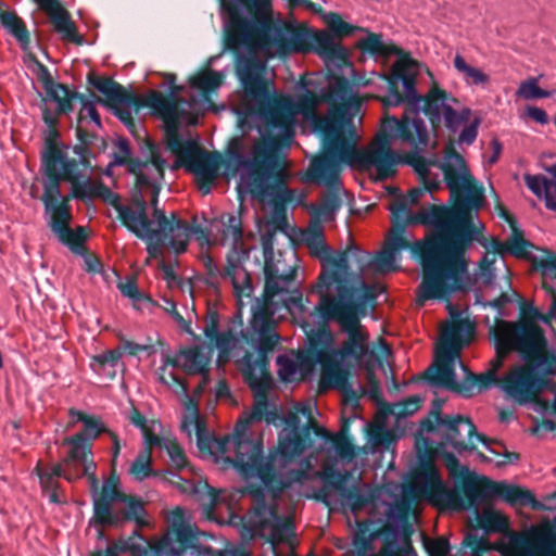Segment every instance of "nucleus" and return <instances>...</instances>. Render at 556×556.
<instances>
[{
	"label": "nucleus",
	"instance_id": "obj_1",
	"mask_svg": "<svg viewBox=\"0 0 556 556\" xmlns=\"http://www.w3.org/2000/svg\"><path fill=\"white\" fill-rule=\"evenodd\" d=\"M439 167L451 195L455 198L453 207L428 205L413 213L404 201L389 205V211L396 218L434 228L430 238L416 241L412 247L422 267V280L418 287L420 304L468 290L470 277L466 252L473 241L485 245L471 215L472 210L478 211L484 205L483 188L476 185L464 157L452 143L446 147Z\"/></svg>",
	"mask_w": 556,
	"mask_h": 556
},
{
	"label": "nucleus",
	"instance_id": "obj_2",
	"mask_svg": "<svg viewBox=\"0 0 556 556\" xmlns=\"http://www.w3.org/2000/svg\"><path fill=\"white\" fill-rule=\"evenodd\" d=\"M240 118L242 127H255L261 139L255 141L250 154L241 152L239 138L230 141L227 155L235 169L240 170V186L253 199L267 201L276 213L285 212L287 204L301 205L306 193L288 187L289 173L279 164L278 150L283 142L293 139V122L290 103L247 96Z\"/></svg>",
	"mask_w": 556,
	"mask_h": 556
},
{
	"label": "nucleus",
	"instance_id": "obj_3",
	"mask_svg": "<svg viewBox=\"0 0 556 556\" xmlns=\"http://www.w3.org/2000/svg\"><path fill=\"white\" fill-rule=\"evenodd\" d=\"M245 365L244 380L253 392L254 402L249 413L240 417L235 426L232 434L229 435V452L233 450L235 456L226 457L233 467L247 479L256 478L261 484L250 483L245 488L253 502L260 505L261 510L266 509V493L275 500L281 497L286 489L290 488L293 481H301L306 478L305 470H291L290 477H280L275 470L276 455H263L262 438L254 439L250 430L252 422L265 421L270 425L279 418L277 409L268 402V392L273 387V378L269 367H262L251 364V356L243 357Z\"/></svg>",
	"mask_w": 556,
	"mask_h": 556
},
{
	"label": "nucleus",
	"instance_id": "obj_4",
	"mask_svg": "<svg viewBox=\"0 0 556 556\" xmlns=\"http://www.w3.org/2000/svg\"><path fill=\"white\" fill-rule=\"evenodd\" d=\"M227 14L225 47L236 53V71L247 96L270 99L258 52L288 54L289 28L270 22L271 0H220Z\"/></svg>",
	"mask_w": 556,
	"mask_h": 556
},
{
	"label": "nucleus",
	"instance_id": "obj_5",
	"mask_svg": "<svg viewBox=\"0 0 556 556\" xmlns=\"http://www.w3.org/2000/svg\"><path fill=\"white\" fill-rule=\"evenodd\" d=\"M416 76L409 73L403 65L395 64L388 79V94L380 98L384 109L406 104L400 118L386 116L382 121V129L379 135L388 136V142L399 140L414 148L422 149L429 146V130L425 121L420 117V105L429 116L433 126L443 118L445 127L455 134L459 127L467 123L471 115L469 108L456 111L453 105L458 100L438 86H432L426 96H420L416 90Z\"/></svg>",
	"mask_w": 556,
	"mask_h": 556
},
{
	"label": "nucleus",
	"instance_id": "obj_6",
	"mask_svg": "<svg viewBox=\"0 0 556 556\" xmlns=\"http://www.w3.org/2000/svg\"><path fill=\"white\" fill-rule=\"evenodd\" d=\"M295 268L288 270L281 269L280 264L271 258L265 260L264 276L265 286L262 301L257 302L253 309L250 328L248 330V342L256 352V356H251V364L269 367V354L279 343L280 336L276 331L275 314L282 307L291 314L313 315L316 311H311L303 303V294L296 286ZM249 355V353L247 354Z\"/></svg>",
	"mask_w": 556,
	"mask_h": 556
},
{
	"label": "nucleus",
	"instance_id": "obj_7",
	"mask_svg": "<svg viewBox=\"0 0 556 556\" xmlns=\"http://www.w3.org/2000/svg\"><path fill=\"white\" fill-rule=\"evenodd\" d=\"M324 102L329 108L342 109V123L336 130L340 138L341 149L345 155V164L362 170L376 169L375 179L386 181L395 172L394 166L397 156L393 152L388 136L377 135L375 140L366 148L356 147V130L353 125L354 113L352 109L357 106V101L352 93V85L344 76H334L330 79L327 90L323 93Z\"/></svg>",
	"mask_w": 556,
	"mask_h": 556
},
{
	"label": "nucleus",
	"instance_id": "obj_8",
	"mask_svg": "<svg viewBox=\"0 0 556 556\" xmlns=\"http://www.w3.org/2000/svg\"><path fill=\"white\" fill-rule=\"evenodd\" d=\"M58 137V130L52 129L46 140L45 150L41 154V168L45 177L48 178V195H61V182H71L72 193L70 197L78 200L101 199L115 208L122 224L131 233H137L131 210L125 206L121 202L119 195L114 193L101 180H92L90 178L81 180L84 173L79 168V164L76 163L75 159H70L64 149L56 143L55 139Z\"/></svg>",
	"mask_w": 556,
	"mask_h": 556
},
{
	"label": "nucleus",
	"instance_id": "obj_9",
	"mask_svg": "<svg viewBox=\"0 0 556 556\" xmlns=\"http://www.w3.org/2000/svg\"><path fill=\"white\" fill-rule=\"evenodd\" d=\"M307 81L302 80L301 85L304 92L296 97L294 102L286 98H271L270 100H286L290 103V113L294 123L293 114L298 113L305 119L311 121L315 131L320 132L323 138V152L315 156L309 164V179L332 185L345 164V155L343 154L338 137V127L342 121V109L329 108L326 115L316 112L317 106L324 102L323 94H318L315 90L308 89Z\"/></svg>",
	"mask_w": 556,
	"mask_h": 556
},
{
	"label": "nucleus",
	"instance_id": "obj_10",
	"mask_svg": "<svg viewBox=\"0 0 556 556\" xmlns=\"http://www.w3.org/2000/svg\"><path fill=\"white\" fill-rule=\"evenodd\" d=\"M496 482L485 476L468 473L463 479L464 500L457 488H450L442 480L438 468L431 462L426 463L415 476L412 488L421 494L439 510L463 511L470 507L478 508L494 500Z\"/></svg>",
	"mask_w": 556,
	"mask_h": 556
},
{
	"label": "nucleus",
	"instance_id": "obj_11",
	"mask_svg": "<svg viewBox=\"0 0 556 556\" xmlns=\"http://www.w3.org/2000/svg\"><path fill=\"white\" fill-rule=\"evenodd\" d=\"M299 412L308 418V424L302 428V431L283 430L278 448L269 452L276 455L275 470L280 477H286L282 470L289 462L313 446L312 432L323 441L321 450L326 453L333 452L337 458L346 462L354 459L355 448L348 438L346 425L341 426L339 431L333 433L315 421L309 405H302Z\"/></svg>",
	"mask_w": 556,
	"mask_h": 556
},
{
	"label": "nucleus",
	"instance_id": "obj_12",
	"mask_svg": "<svg viewBox=\"0 0 556 556\" xmlns=\"http://www.w3.org/2000/svg\"><path fill=\"white\" fill-rule=\"evenodd\" d=\"M556 375V355L548 349L523 364L515 365L502 378L500 389L520 405L532 404L535 410L541 394Z\"/></svg>",
	"mask_w": 556,
	"mask_h": 556
},
{
	"label": "nucleus",
	"instance_id": "obj_13",
	"mask_svg": "<svg viewBox=\"0 0 556 556\" xmlns=\"http://www.w3.org/2000/svg\"><path fill=\"white\" fill-rule=\"evenodd\" d=\"M306 247L311 254L321 262V270L309 290V293H315L319 298L316 305L354 301L355 287L351 285L349 278V257L355 261L354 249L358 248L351 243L345 250L333 251L327 242L326 251L314 245Z\"/></svg>",
	"mask_w": 556,
	"mask_h": 556
},
{
	"label": "nucleus",
	"instance_id": "obj_14",
	"mask_svg": "<svg viewBox=\"0 0 556 556\" xmlns=\"http://www.w3.org/2000/svg\"><path fill=\"white\" fill-rule=\"evenodd\" d=\"M442 402L435 400L433 408L429 415L420 420L419 431L421 433L437 432L442 441L439 448H444L446 445L452 446L457 453L471 451L476 447L473 438L480 441L491 453L500 455L501 452L490 446L491 443H496L504 446L503 443L493 441L484 434L478 433L476 426L469 417L463 415H442Z\"/></svg>",
	"mask_w": 556,
	"mask_h": 556
},
{
	"label": "nucleus",
	"instance_id": "obj_15",
	"mask_svg": "<svg viewBox=\"0 0 556 556\" xmlns=\"http://www.w3.org/2000/svg\"><path fill=\"white\" fill-rule=\"evenodd\" d=\"M146 188H150L151 192L149 202L153 210L152 219L149 218L147 213L148 201L142 194L143 189H137L132 194L131 203L125 204L131 210L135 217L134 223L137 233L134 235L140 239L157 237L164 240L168 232L174 233L175 240L172 241V244L174 243L180 250H184L180 242V239H186V228L182 225V219L176 213H172L167 217L164 210L157 207L161 185L146 186Z\"/></svg>",
	"mask_w": 556,
	"mask_h": 556
},
{
	"label": "nucleus",
	"instance_id": "obj_16",
	"mask_svg": "<svg viewBox=\"0 0 556 556\" xmlns=\"http://www.w3.org/2000/svg\"><path fill=\"white\" fill-rule=\"evenodd\" d=\"M324 321H336L340 331L348 336L339 350L337 357H354L361 359L368 354L369 333L361 324V303L356 301L338 302L336 304L314 305Z\"/></svg>",
	"mask_w": 556,
	"mask_h": 556
},
{
	"label": "nucleus",
	"instance_id": "obj_17",
	"mask_svg": "<svg viewBox=\"0 0 556 556\" xmlns=\"http://www.w3.org/2000/svg\"><path fill=\"white\" fill-rule=\"evenodd\" d=\"M319 477L321 486L314 493L313 497L327 506L337 503L336 493L340 496V503L350 507L356 514L374 502L370 491L364 490L359 484L348 485L350 472L337 468L334 460L325 462L321 465Z\"/></svg>",
	"mask_w": 556,
	"mask_h": 556
},
{
	"label": "nucleus",
	"instance_id": "obj_18",
	"mask_svg": "<svg viewBox=\"0 0 556 556\" xmlns=\"http://www.w3.org/2000/svg\"><path fill=\"white\" fill-rule=\"evenodd\" d=\"M543 288L551 294L552 303L546 314L533 306L531 302L521 303V318L518 321L498 320L496 327L508 332L515 340H532L538 346L536 354L543 349H548L544 330L536 324L542 321L546 325L556 316V279L543 277Z\"/></svg>",
	"mask_w": 556,
	"mask_h": 556
},
{
	"label": "nucleus",
	"instance_id": "obj_19",
	"mask_svg": "<svg viewBox=\"0 0 556 556\" xmlns=\"http://www.w3.org/2000/svg\"><path fill=\"white\" fill-rule=\"evenodd\" d=\"M321 366L320 389H337L341 391L346 397L353 396L357 399L356 392L349 381L350 370L343 367L334 351H320L312 353L302 351L298 355L299 370L303 376L309 375L315 369V366Z\"/></svg>",
	"mask_w": 556,
	"mask_h": 556
},
{
	"label": "nucleus",
	"instance_id": "obj_20",
	"mask_svg": "<svg viewBox=\"0 0 556 556\" xmlns=\"http://www.w3.org/2000/svg\"><path fill=\"white\" fill-rule=\"evenodd\" d=\"M280 497L273 498L266 493V509L261 510L260 505L254 502V513L244 523V531L251 539L265 538L268 532V542L275 549L280 543L288 541L294 535V522L291 517L280 518L278 515V501Z\"/></svg>",
	"mask_w": 556,
	"mask_h": 556
},
{
	"label": "nucleus",
	"instance_id": "obj_21",
	"mask_svg": "<svg viewBox=\"0 0 556 556\" xmlns=\"http://www.w3.org/2000/svg\"><path fill=\"white\" fill-rule=\"evenodd\" d=\"M340 173L341 170L338 173L337 179L332 185H327L311 180L309 168L306 172V181L318 186H325L329 189L323 194L320 203H311L306 206L311 214V220L307 229L303 232V239L306 245H314L315 248L323 249L324 251L327 250L323 223L334 220L337 212L342 206V200L339 195L341 188Z\"/></svg>",
	"mask_w": 556,
	"mask_h": 556
},
{
	"label": "nucleus",
	"instance_id": "obj_22",
	"mask_svg": "<svg viewBox=\"0 0 556 556\" xmlns=\"http://www.w3.org/2000/svg\"><path fill=\"white\" fill-rule=\"evenodd\" d=\"M500 552L503 556H556V532L548 526L511 532Z\"/></svg>",
	"mask_w": 556,
	"mask_h": 556
},
{
	"label": "nucleus",
	"instance_id": "obj_23",
	"mask_svg": "<svg viewBox=\"0 0 556 556\" xmlns=\"http://www.w3.org/2000/svg\"><path fill=\"white\" fill-rule=\"evenodd\" d=\"M152 549L153 556H203L212 552L199 546L198 532L184 520H174Z\"/></svg>",
	"mask_w": 556,
	"mask_h": 556
},
{
	"label": "nucleus",
	"instance_id": "obj_24",
	"mask_svg": "<svg viewBox=\"0 0 556 556\" xmlns=\"http://www.w3.org/2000/svg\"><path fill=\"white\" fill-rule=\"evenodd\" d=\"M141 99L140 102L135 101L136 103L130 104H110L109 106L113 110L114 114L118 117V119L130 130L134 131L136 128V123L132 117L131 109L135 108L136 111L142 108H150L152 113L155 116H159L164 122V126L170 121L175 118L176 113L178 112L177 103L170 101L156 90H150L146 96H139Z\"/></svg>",
	"mask_w": 556,
	"mask_h": 556
},
{
	"label": "nucleus",
	"instance_id": "obj_25",
	"mask_svg": "<svg viewBox=\"0 0 556 556\" xmlns=\"http://www.w3.org/2000/svg\"><path fill=\"white\" fill-rule=\"evenodd\" d=\"M202 262L207 275L208 285L214 286L218 282L219 278H226L230 280L238 296H251L253 292L252 279L248 270L242 266L239 255L228 254L227 265L223 270L219 269L210 254H204Z\"/></svg>",
	"mask_w": 556,
	"mask_h": 556
},
{
	"label": "nucleus",
	"instance_id": "obj_26",
	"mask_svg": "<svg viewBox=\"0 0 556 556\" xmlns=\"http://www.w3.org/2000/svg\"><path fill=\"white\" fill-rule=\"evenodd\" d=\"M186 156L188 172L195 176L200 190L208 193L218 177L222 155L217 152H207L195 140H186Z\"/></svg>",
	"mask_w": 556,
	"mask_h": 556
},
{
	"label": "nucleus",
	"instance_id": "obj_27",
	"mask_svg": "<svg viewBox=\"0 0 556 556\" xmlns=\"http://www.w3.org/2000/svg\"><path fill=\"white\" fill-rule=\"evenodd\" d=\"M192 428L195 430L197 445L201 453L219 457L225 456L229 452V435L215 438L210 433L206 422L199 415L198 404H192V412L189 416H185L180 429L191 439Z\"/></svg>",
	"mask_w": 556,
	"mask_h": 556
},
{
	"label": "nucleus",
	"instance_id": "obj_28",
	"mask_svg": "<svg viewBox=\"0 0 556 556\" xmlns=\"http://www.w3.org/2000/svg\"><path fill=\"white\" fill-rule=\"evenodd\" d=\"M141 152L144 160L134 161L129 172L136 176V189L161 185L167 163L162 157L159 147L148 139L144 147L141 148Z\"/></svg>",
	"mask_w": 556,
	"mask_h": 556
},
{
	"label": "nucleus",
	"instance_id": "obj_29",
	"mask_svg": "<svg viewBox=\"0 0 556 556\" xmlns=\"http://www.w3.org/2000/svg\"><path fill=\"white\" fill-rule=\"evenodd\" d=\"M37 78L42 85L47 99L58 104L56 111L53 113L48 108L42 110V119L49 127H54L58 117L61 114L68 113L73 110L72 99L75 97L67 86L54 81L47 66L40 64Z\"/></svg>",
	"mask_w": 556,
	"mask_h": 556
},
{
	"label": "nucleus",
	"instance_id": "obj_30",
	"mask_svg": "<svg viewBox=\"0 0 556 556\" xmlns=\"http://www.w3.org/2000/svg\"><path fill=\"white\" fill-rule=\"evenodd\" d=\"M495 356L489 362V371H493L497 376V371L503 366L505 358L511 353L517 352L523 362L530 361L538 356V346L532 340H515L508 332L503 331L498 327L492 329Z\"/></svg>",
	"mask_w": 556,
	"mask_h": 556
},
{
	"label": "nucleus",
	"instance_id": "obj_31",
	"mask_svg": "<svg viewBox=\"0 0 556 556\" xmlns=\"http://www.w3.org/2000/svg\"><path fill=\"white\" fill-rule=\"evenodd\" d=\"M34 472L39 478L42 494L48 496L50 503L61 505L67 502L59 479L64 478L68 482L74 481V476L70 469H65L63 464L60 463L43 466L39 460L34 468Z\"/></svg>",
	"mask_w": 556,
	"mask_h": 556
},
{
	"label": "nucleus",
	"instance_id": "obj_32",
	"mask_svg": "<svg viewBox=\"0 0 556 556\" xmlns=\"http://www.w3.org/2000/svg\"><path fill=\"white\" fill-rule=\"evenodd\" d=\"M49 16L53 28L66 41L76 45L84 43V37L77 33V28L71 18L70 12L62 7L59 0H33Z\"/></svg>",
	"mask_w": 556,
	"mask_h": 556
},
{
	"label": "nucleus",
	"instance_id": "obj_33",
	"mask_svg": "<svg viewBox=\"0 0 556 556\" xmlns=\"http://www.w3.org/2000/svg\"><path fill=\"white\" fill-rule=\"evenodd\" d=\"M457 355L448 351L435 350V364L426 371L430 383L460 394L462 382H457L454 362Z\"/></svg>",
	"mask_w": 556,
	"mask_h": 556
},
{
	"label": "nucleus",
	"instance_id": "obj_34",
	"mask_svg": "<svg viewBox=\"0 0 556 556\" xmlns=\"http://www.w3.org/2000/svg\"><path fill=\"white\" fill-rule=\"evenodd\" d=\"M210 361V356L203 353V348L194 345L181 349L174 357L163 355V366L160 367V370L172 366L184 369L187 375H198L208 369Z\"/></svg>",
	"mask_w": 556,
	"mask_h": 556
},
{
	"label": "nucleus",
	"instance_id": "obj_35",
	"mask_svg": "<svg viewBox=\"0 0 556 556\" xmlns=\"http://www.w3.org/2000/svg\"><path fill=\"white\" fill-rule=\"evenodd\" d=\"M119 503L125 504V508L113 511L110 509V522H94L96 526L104 527H119L124 522L134 521L137 526V529H141L148 526L147 509L144 507V502L136 496L126 494L124 500H119Z\"/></svg>",
	"mask_w": 556,
	"mask_h": 556
},
{
	"label": "nucleus",
	"instance_id": "obj_36",
	"mask_svg": "<svg viewBox=\"0 0 556 556\" xmlns=\"http://www.w3.org/2000/svg\"><path fill=\"white\" fill-rule=\"evenodd\" d=\"M48 178L43 180V194L41 201L45 205L46 213H50L49 227L52 232L58 236L60 232L65 231L70 227L72 219L71 206L68 204L71 197L55 195L50 197L47 192Z\"/></svg>",
	"mask_w": 556,
	"mask_h": 556
},
{
	"label": "nucleus",
	"instance_id": "obj_37",
	"mask_svg": "<svg viewBox=\"0 0 556 556\" xmlns=\"http://www.w3.org/2000/svg\"><path fill=\"white\" fill-rule=\"evenodd\" d=\"M88 84L91 85L97 91L105 97V101L98 99V102L110 104H130L140 102L141 99L138 94L128 92L125 87L116 83L110 77L98 76L94 73H89L87 76Z\"/></svg>",
	"mask_w": 556,
	"mask_h": 556
},
{
	"label": "nucleus",
	"instance_id": "obj_38",
	"mask_svg": "<svg viewBox=\"0 0 556 556\" xmlns=\"http://www.w3.org/2000/svg\"><path fill=\"white\" fill-rule=\"evenodd\" d=\"M475 334V325L468 319L452 321L443 332L438 350L459 356L462 349L469 344Z\"/></svg>",
	"mask_w": 556,
	"mask_h": 556
},
{
	"label": "nucleus",
	"instance_id": "obj_39",
	"mask_svg": "<svg viewBox=\"0 0 556 556\" xmlns=\"http://www.w3.org/2000/svg\"><path fill=\"white\" fill-rule=\"evenodd\" d=\"M125 495L119 488V478L112 475L103 482L101 493L93 496V522H110V509Z\"/></svg>",
	"mask_w": 556,
	"mask_h": 556
},
{
	"label": "nucleus",
	"instance_id": "obj_40",
	"mask_svg": "<svg viewBox=\"0 0 556 556\" xmlns=\"http://www.w3.org/2000/svg\"><path fill=\"white\" fill-rule=\"evenodd\" d=\"M312 51L316 52L326 62H334L338 65L348 62L346 50L336 42L333 35L326 30L313 31Z\"/></svg>",
	"mask_w": 556,
	"mask_h": 556
},
{
	"label": "nucleus",
	"instance_id": "obj_41",
	"mask_svg": "<svg viewBox=\"0 0 556 556\" xmlns=\"http://www.w3.org/2000/svg\"><path fill=\"white\" fill-rule=\"evenodd\" d=\"M547 172L552 178L528 174L525 175V182L538 198H544L546 208L556 212V165H552Z\"/></svg>",
	"mask_w": 556,
	"mask_h": 556
},
{
	"label": "nucleus",
	"instance_id": "obj_42",
	"mask_svg": "<svg viewBox=\"0 0 556 556\" xmlns=\"http://www.w3.org/2000/svg\"><path fill=\"white\" fill-rule=\"evenodd\" d=\"M180 112L178 111L174 119H170L164 126V141L166 149L176 155L172 169L176 170L184 167L188 172V160L186 156V141L182 140L179 132Z\"/></svg>",
	"mask_w": 556,
	"mask_h": 556
},
{
	"label": "nucleus",
	"instance_id": "obj_43",
	"mask_svg": "<svg viewBox=\"0 0 556 556\" xmlns=\"http://www.w3.org/2000/svg\"><path fill=\"white\" fill-rule=\"evenodd\" d=\"M354 254L359 273H364L367 268H372L375 271L380 274H387L396 269V266L394 265L396 254L386 247L374 258L361 249H354Z\"/></svg>",
	"mask_w": 556,
	"mask_h": 556
},
{
	"label": "nucleus",
	"instance_id": "obj_44",
	"mask_svg": "<svg viewBox=\"0 0 556 556\" xmlns=\"http://www.w3.org/2000/svg\"><path fill=\"white\" fill-rule=\"evenodd\" d=\"M495 489L496 493L494 494V500L502 498L511 506L529 505L534 509L541 507V503L535 498L534 494L527 489L508 484L505 481L496 482Z\"/></svg>",
	"mask_w": 556,
	"mask_h": 556
},
{
	"label": "nucleus",
	"instance_id": "obj_45",
	"mask_svg": "<svg viewBox=\"0 0 556 556\" xmlns=\"http://www.w3.org/2000/svg\"><path fill=\"white\" fill-rule=\"evenodd\" d=\"M529 248H533V244L523 238V233L518 228H514L513 235L508 239V254L517 258L530 261L533 268L540 273L541 268L538 265L539 262L548 258H556V256H554V254L548 250H545V252L547 253L546 257L534 256L529 251Z\"/></svg>",
	"mask_w": 556,
	"mask_h": 556
},
{
	"label": "nucleus",
	"instance_id": "obj_46",
	"mask_svg": "<svg viewBox=\"0 0 556 556\" xmlns=\"http://www.w3.org/2000/svg\"><path fill=\"white\" fill-rule=\"evenodd\" d=\"M62 445L70 447L67 455L60 462L65 469L75 468L80 462L86 460L87 457L92 456V444L84 441L81 435L65 437Z\"/></svg>",
	"mask_w": 556,
	"mask_h": 556
},
{
	"label": "nucleus",
	"instance_id": "obj_47",
	"mask_svg": "<svg viewBox=\"0 0 556 556\" xmlns=\"http://www.w3.org/2000/svg\"><path fill=\"white\" fill-rule=\"evenodd\" d=\"M464 371L465 378L462 381L460 395L464 397H470L473 395L475 388H478L479 391L488 390L492 386H497L500 388L501 378L498 376H494L493 371H484L481 374L471 372L463 363H460Z\"/></svg>",
	"mask_w": 556,
	"mask_h": 556
},
{
	"label": "nucleus",
	"instance_id": "obj_48",
	"mask_svg": "<svg viewBox=\"0 0 556 556\" xmlns=\"http://www.w3.org/2000/svg\"><path fill=\"white\" fill-rule=\"evenodd\" d=\"M220 243L224 245L228 242L232 244V250L229 254L239 255L237 247L242 242L243 228L240 216L235 214H225L220 216Z\"/></svg>",
	"mask_w": 556,
	"mask_h": 556
},
{
	"label": "nucleus",
	"instance_id": "obj_49",
	"mask_svg": "<svg viewBox=\"0 0 556 556\" xmlns=\"http://www.w3.org/2000/svg\"><path fill=\"white\" fill-rule=\"evenodd\" d=\"M197 218L193 217L192 224L189 225L186 220L182 219V225L186 228V239H180L181 244L184 245V250H180L179 247L172 244V241L175 240L174 233H167L164 240L168 241V248H170L176 254H181L187 251L190 236L193 235L195 237V240L199 241L201 244H208L210 243V231L208 229L202 227L201 225L195 224Z\"/></svg>",
	"mask_w": 556,
	"mask_h": 556
},
{
	"label": "nucleus",
	"instance_id": "obj_50",
	"mask_svg": "<svg viewBox=\"0 0 556 556\" xmlns=\"http://www.w3.org/2000/svg\"><path fill=\"white\" fill-rule=\"evenodd\" d=\"M1 25L20 42L23 49L30 43L29 33L24 21L15 12H5L0 15Z\"/></svg>",
	"mask_w": 556,
	"mask_h": 556
},
{
	"label": "nucleus",
	"instance_id": "obj_51",
	"mask_svg": "<svg viewBox=\"0 0 556 556\" xmlns=\"http://www.w3.org/2000/svg\"><path fill=\"white\" fill-rule=\"evenodd\" d=\"M546 391H549L553 394V401L551 402L542 397L541 401L536 402L534 412L544 417L542 420V427L545 430L554 431L556 430V382L553 379Z\"/></svg>",
	"mask_w": 556,
	"mask_h": 556
},
{
	"label": "nucleus",
	"instance_id": "obj_52",
	"mask_svg": "<svg viewBox=\"0 0 556 556\" xmlns=\"http://www.w3.org/2000/svg\"><path fill=\"white\" fill-rule=\"evenodd\" d=\"M477 518L479 526L486 533H502L508 530V519L492 508L483 509Z\"/></svg>",
	"mask_w": 556,
	"mask_h": 556
},
{
	"label": "nucleus",
	"instance_id": "obj_53",
	"mask_svg": "<svg viewBox=\"0 0 556 556\" xmlns=\"http://www.w3.org/2000/svg\"><path fill=\"white\" fill-rule=\"evenodd\" d=\"M454 67L464 77L468 85L486 86L490 83V76L478 67L470 66L466 63L460 54L454 58Z\"/></svg>",
	"mask_w": 556,
	"mask_h": 556
},
{
	"label": "nucleus",
	"instance_id": "obj_54",
	"mask_svg": "<svg viewBox=\"0 0 556 556\" xmlns=\"http://www.w3.org/2000/svg\"><path fill=\"white\" fill-rule=\"evenodd\" d=\"M408 146L412 148V152L406 154L403 159L395 151H393L397 156V162L395 165H397L400 162L410 165L414 168V170L420 176V179L422 181H426V178L430 174V162L425 156L420 155V152H424L428 148V146L422 149L414 148L410 144ZM394 173H396V166H394ZM395 174H393L392 177ZM389 178H391V176Z\"/></svg>",
	"mask_w": 556,
	"mask_h": 556
},
{
	"label": "nucleus",
	"instance_id": "obj_55",
	"mask_svg": "<svg viewBox=\"0 0 556 556\" xmlns=\"http://www.w3.org/2000/svg\"><path fill=\"white\" fill-rule=\"evenodd\" d=\"M129 472L137 481L157 476V472L152 468V452L149 448H142L138 453L130 465Z\"/></svg>",
	"mask_w": 556,
	"mask_h": 556
},
{
	"label": "nucleus",
	"instance_id": "obj_56",
	"mask_svg": "<svg viewBox=\"0 0 556 556\" xmlns=\"http://www.w3.org/2000/svg\"><path fill=\"white\" fill-rule=\"evenodd\" d=\"M391 222H392V232L386 243V248L389 249L390 251H392L394 254H396L399 251L404 250V249L409 248L412 250L413 244H409L408 240L404 237L405 227L410 224L406 220L396 218L392 214H391Z\"/></svg>",
	"mask_w": 556,
	"mask_h": 556
},
{
	"label": "nucleus",
	"instance_id": "obj_57",
	"mask_svg": "<svg viewBox=\"0 0 556 556\" xmlns=\"http://www.w3.org/2000/svg\"><path fill=\"white\" fill-rule=\"evenodd\" d=\"M223 84V75L213 70L203 71L189 79V85L193 89L203 92H211L219 88Z\"/></svg>",
	"mask_w": 556,
	"mask_h": 556
},
{
	"label": "nucleus",
	"instance_id": "obj_58",
	"mask_svg": "<svg viewBox=\"0 0 556 556\" xmlns=\"http://www.w3.org/2000/svg\"><path fill=\"white\" fill-rule=\"evenodd\" d=\"M313 31L300 29L296 27L289 28L288 54L290 53H307L312 51Z\"/></svg>",
	"mask_w": 556,
	"mask_h": 556
},
{
	"label": "nucleus",
	"instance_id": "obj_59",
	"mask_svg": "<svg viewBox=\"0 0 556 556\" xmlns=\"http://www.w3.org/2000/svg\"><path fill=\"white\" fill-rule=\"evenodd\" d=\"M403 529L395 525L388 523L383 527L380 534L382 536V546L375 555H361V556H391L393 549L396 547V542L401 536Z\"/></svg>",
	"mask_w": 556,
	"mask_h": 556
},
{
	"label": "nucleus",
	"instance_id": "obj_60",
	"mask_svg": "<svg viewBox=\"0 0 556 556\" xmlns=\"http://www.w3.org/2000/svg\"><path fill=\"white\" fill-rule=\"evenodd\" d=\"M333 338L330 331L317 329L307 336V352L317 353L320 351H334L332 349Z\"/></svg>",
	"mask_w": 556,
	"mask_h": 556
},
{
	"label": "nucleus",
	"instance_id": "obj_61",
	"mask_svg": "<svg viewBox=\"0 0 556 556\" xmlns=\"http://www.w3.org/2000/svg\"><path fill=\"white\" fill-rule=\"evenodd\" d=\"M553 94L554 91L544 90L539 87L536 77H530L521 81L517 89V96L526 100L549 98Z\"/></svg>",
	"mask_w": 556,
	"mask_h": 556
},
{
	"label": "nucleus",
	"instance_id": "obj_62",
	"mask_svg": "<svg viewBox=\"0 0 556 556\" xmlns=\"http://www.w3.org/2000/svg\"><path fill=\"white\" fill-rule=\"evenodd\" d=\"M56 237L63 244L67 245L75 253L80 252L86 241L85 229L81 226H78L75 230L68 227Z\"/></svg>",
	"mask_w": 556,
	"mask_h": 556
},
{
	"label": "nucleus",
	"instance_id": "obj_63",
	"mask_svg": "<svg viewBox=\"0 0 556 556\" xmlns=\"http://www.w3.org/2000/svg\"><path fill=\"white\" fill-rule=\"evenodd\" d=\"M438 452L443 460L445 468L448 471V475L453 479H464L469 473L468 467L462 465L458 458L451 452L443 451V448L438 447Z\"/></svg>",
	"mask_w": 556,
	"mask_h": 556
},
{
	"label": "nucleus",
	"instance_id": "obj_64",
	"mask_svg": "<svg viewBox=\"0 0 556 556\" xmlns=\"http://www.w3.org/2000/svg\"><path fill=\"white\" fill-rule=\"evenodd\" d=\"M375 533L368 532V526L366 523H359L358 529L355 531L353 536V546L357 551L358 555H365L367 552L372 549V540Z\"/></svg>",
	"mask_w": 556,
	"mask_h": 556
}]
</instances>
